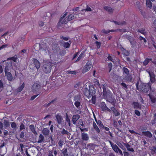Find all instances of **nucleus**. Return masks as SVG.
<instances>
[{"instance_id":"nucleus-1","label":"nucleus","mask_w":156,"mask_h":156,"mask_svg":"<svg viewBox=\"0 0 156 156\" xmlns=\"http://www.w3.org/2000/svg\"><path fill=\"white\" fill-rule=\"evenodd\" d=\"M139 82L137 81L136 84V89L142 94L147 93L149 91L150 89L151 88V86L148 83H144L140 82L139 86Z\"/></svg>"},{"instance_id":"nucleus-2","label":"nucleus","mask_w":156,"mask_h":156,"mask_svg":"<svg viewBox=\"0 0 156 156\" xmlns=\"http://www.w3.org/2000/svg\"><path fill=\"white\" fill-rule=\"evenodd\" d=\"M95 93V89L92 85H90L89 86V89L86 88L84 91V94L85 96L87 98H95L94 94Z\"/></svg>"},{"instance_id":"nucleus-3","label":"nucleus","mask_w":156,"mask_h":156,"mask_svg":"<svg viewBox=\"0 0 156 156\" xmlns=\"http://www.w3.org/2000/svg\"><path fill=\"white\" fill-rule=\"evenodd\" d=\"M51 69V64L50 62H47L43 65L42 67L43 71L46 73H49Z\"/></svg>"},{"instance_id":"nucleus-4","label":"nucleus","mask_w":156,"mask_h":156,"mask_svg":"<svg viewBox=\"0 0 156 156\" xmlns=\"http://www.w3.org/2000/svg\"><path fill=\"white\" fill-rule=\"evenodd\" d=\"M41 89V84L40 82H36L35 83L32 87V90L33 92L39 93Z\"/></svg>"},{"instance_id":"nucleus-5","label":"nucleus","mask_w":156,"mask_h":156,"mask_svg":"<svg viewBox=\"0 0 156 156\" xmlns=\"http://www.w3.org/2000/svg\"><path fill=\"white\" fill-rule=\"evenodd\" d=\"M13 67L12 65V63L10 62H6L5 66V72H9V71L12 69Z\"/></svg>"},{"instance_id":"nucleus-6","label":"nucleus","mask_w":156,"mask_h":156,"mask_svg":"<svg viewBox=\"0 0 156 156\" xmlns=\"http://www.w3.org/2000/svg\"><path fill=\"white\" fill-rule=\"evenodd\" d=\"M123 79L125 80V81L132 82L133 81V80L132 74L129 73L128 74L123 76Z\"/></svg>"},{"instance_id":"nucleus-7","label":"nucleus","mask_w":156,"mask_h":156,"mask_svg":"<svg viewBox=\"0 0 156 156\" xmlns=\"http://www.w3.org/2000/svg\"><path fill=\"white\" fill-rule=\"evenodd\" d=\"M101 108L102 111H108L109 112H111V110L109 109L106 106L105 103L102 102L101 103Z\"/></svg>"},{"instance_id":"nucleus-8","label":"nucleus","mask_w":156,"mask_h":156,"mask_svg":"<svg viewBox=\"0 0 156 156\" xmlns=\"http://www.w3.org/2000/svg\"><path fill=\"white\" fill-rule=\"evenodd\" d=\"M91 63L90 62H88L86 65L84 66L82 70V73H83L87 72L91 68Z\"/></svg>"},{"instance_id":"nucleus-9","label":"nucleus","mask_w":156,"mask_h":156,"mask_svg":"<svg viewBox=\"0 0 156 156\" xmlns=\"http://www.w3.org/2000/svg\"><path fill=\"white\" fill-rule=\"evenodd\" d=\"M102 88L103 89V96L104 97H105L106 98H111L112 96L111 92L110 91L107 92L104 86H103Z\"/></svg>"},{"instance_id":"nucleus-10","label":"nucleus","mask_w":156,"mask_h":156,"mask_svg":"<svg viewBox=\"0 0 156 156\" xmlns=\"http://www.w3.org/2000/svg\"><path fill=\"white\" fill-rule=\"evenodd\" d=\"M52 49L55 53H60V48L57 44H54L52 46Z\"/></svg>"},{"instance_id":"nucleus-11","label":"nucleus","mask_w":156,"mask_h":156,"mask_svg":"<svg viewBox=\"0 0 156 156\" xmlns=\"http://www.w3.org/2000/svg\"><path fill=\"white\" fill-rule=\"evenodd\" d=\"M7 79L9 81L13 80L12 74L10 72H5Z\"/></svg>"},{"instance_id":"nucleus-12","label":"nucleus","mask_w":156,"mask_h":156,"mask_svg":"<svg viewBox=\"0 0 156 156\" xmlns=\"http://www.w3.org/2000/svg\"><path fill=\"white\" fill-rule=\"evenodd\" d=\"M80 118V115L77 114L73 115L72 117V122L73 124H76V121Z\"/></svg>"},{"instance_id":"nucleus-13","label":"nucleus","mask_w":156,"mask_h":156,"mask_svg":"<svg viewBox=\"0 0 156 156\" xmlns=\"http://www.w3.org/2000/svg\"><path fill=\"white\" fill-rule=\"evenodd\" d=\"M132 105L133 106L134 109H140L141 108V105L138 102H133L132 104Z\"/></svg>"},{"instance_id":"nucleus-14","label":"nucleus","mask_w":156,"mask_h":156,"mask_svg":"<svg viewBox=\"0 0 156 156\" xmlns=\"http://www.w3.org/2000/svg\"><path fill=\"white\" fill-rule=\"evenodd\" d=\"M148 73L150 77L151 82L152 83H154L155 80V75L152 72H149Z\"/></svg>"},{"instance_id":"nucleus-15","label":"nucleus","mask_w":156,"mask_h":156,"mask_svg":"<svg viewBox=\"0 0 156 156\" xmlns=\"http://www.w3.org/2000/svg\"><path fill=\"white\" fill-rule=\"evenodd\" d=\"M74 92H73V91H72L71 93H69L68 94L67 96L68 97H69V98H71L72 97H74V98H80V97H81V94H79V93H78V92H77L76 93H77L78 94H77L76 95H75V96H74L73 95L74 94Z\"/></svg>"},{"instance_id":"nucleus-16","label":"nucleus","mask_w":156,"mask_h":156,"mask_svg":"<svg viewBox=\"0 0 156 156\" xmlns=\"http://www.w3.org/2000/svg\"><path fill=\"white\" fill-rule=\"evenodd\" d=\"M33 61L35 67L37 69H38L40 68V66L39 62L36 58H34Z\"/></svg>"},{"instance_id":"nucleus-17","label":"nucleus","mask_w":156,"mask_h":156,"mask_svg":"<svg viewBox=\"0 0 156 156\" xmlns=\"http://www.w3.org/2000/svg\"><path fill=\"white\" fill-rule=\"evenodd\" d=\"M142 133L143 135L147 137L150 138L152 137V134L149 131H142Z\"/></svg>"},{"instance_id":"nucleus-18","label":"nucleus","mask_w":156,"mask_h":156,"mask_svg":"<svg viewBox=\"0 0 156 156\" xmlns=\"http://www.w3.org/2000/svg\"><path fill=\"white\" fill-rule=\"evenodd\" d=\"M81 137L82 139L84 141H87L89 139L88 135L86 133H82L81 134Z\"/></svg>"},{"instance_id":"nucleus-19","label":"nucleus","mask_w":156,"mask_h":156,"mask_svg":"<svg viewBox=\"0 0 156 156\" xmlns=\"http://www.w3.org/2000/svg\"><path fill=\"white\" fill-rule=\"evenodd\" d=\"M110 110L112 111L115 116H117L120 115V113L114 107H112Z\"/></svg>"},{"instance_id":"nucleus-20","label":"nucleus","mask_w":156,"mask_h":156,"mask_svg":"<svg viewBox=\"0 0 156 156\" xmlns=\"http://www.w3.org/2000/svg\"><path fill=\"white\" fill-rule=\"evenodd\" d=\"M61 134L62 135H67L68 136V138H69V137H70L71 133L68 131L66 130L65 129H63L61 131Z\"/></svg>"},{"instance_id":"nucleus-21","label":"nucleus","mask_w":156,"mask_h":156,"mask_svg":"<svg viewBox=\"0 0 156 156\" xmlns=\"http://www.w3.org/2000/svg\"><path fill=\"white\" fill-rule=\"evenodd\" d=\"M107 101H108L112 105L115 106L116 100L115 98H106Z\"/></svg>"},{"instance_id":"nucleus-22","label":"nucleus","mask_w":156,"mask_h":156,"mask_svg":"<svg viewBox=\"0 0 156 156\" xmlns=\"http://www.w3.org/2000/svg\"><path fill=\"white\" fill-rule=\"evenodd\" d=\"M49 130L47 128H44L42 130L43 134L45 136H48L49 134Z\"/></svg>"},{"instance_id":"nucleus-23","label":"nucleus","mask_w":156,"mask_h":156,"mask_svg":"<svg viewBox=\"0 0 156 156\" xmlns=\"http://www.w3.org/2000/svg\"><path fill=\"white\" fill-rule=\"evenodd\" d=\"M123 39H128L129 41L133 40L134 38L131 36L127 34L123 35L122 37Z\"/></svg>"},{"instance_id":"nucleus-24","label":"nucleus","mask_w":156,"mask_h":156,"mask_svg":"<svg viewBox=\"0 0 156 156\" xmlns=\"http://www.w3.org/2000/svg\"><path fill=\"white\" fill-rule=\"evenodd\" d=\"M45 138L42 134H40L39 136L38 140L37 143H40L44 142V141Z\"/></svg>"},{"instance_id":"nucleus-25","label":"nucleus","mask_w":156,"mask_h":156,"mask_svg":"<svg viewBox=\"0 0 156 156\" xmlns=\"http://www.w3.org/2000/svg\"><path fill=\"white\" fill-rule=\"evenodd\" d=\"M111 146L113 150L116 153H118V151L119 149L118 147L116 144H113L110 142Z\"/></svg>"},{"instance_id":"nucleus-26","label":"nucleus","mask_w":156,"mask_h":156,"mask_svg":"<svg viewBox=\"0 0 156 156\" xmlns=\"http://www.w3.org/2000/svg\"><path fill=\"white\" fill-rule=\"evenodd\" d=\"M125 146L126 148L128 151H131V152H134V150L133 148H130L131 146L128 143H124Z\"/></svg>"},{"instance_id":"nucleus-27","label":"nucleus","mask_w":156,"mask_h":156,"mask_svg":"<svg viewBox=\"0 0 156 156\" xmlns=\"http://www.w3.org/2000/svg\"><path fill=\"white\" fill-rule=\"evenodd\" d=\"M56 118L57 120V121L58 124H60L62 123V116L58 115H57L56 116Z\"/></svg>"},{"instance_id":"nucleus-28","label":"nucleus","mask_w":156,"mask_h":156,"mask_svg":"<svg viewBox=\"0 0 156 156\" xmlns=\"http://www.w3.org/2000/svg\"><path fill=\"white\" fill-rule=\"evenodd\" d=\"M104 9L105 10L107 11L109 13L112 12L114 10L113 9L111 8L110 7L108 6H104Z\"/></svg>"},{"instance_id":"nucleus-29","label":"nucleus","mask_w":156,"mask_h":156,"mask_svg":"<svg viewBox=\"0 0 156 156\" xmlns=\"http://www.w3.org/2000/svg\"><path fill=\"white\" fill-rule=\"evenodd\" d=\"M72 43V41H69V42H64V44H63L64 47L66 48H68L70 46V44Z\"/></svg>"},{"instance_id":"nucleus-30","label":"nucleus","mask_w":156,"mask_h":156,"mask_svg":"<svg viewBox=\"0 0 156 156\" xmlns=\"http://www.w3.org/2000/svg\"><path fill=\"white\" fill-rule=\"evenodd\" d=\"M30 128L31 131L34 134H36L37 133L35 130L34 126L33 125L31 124L29 126Z\"/></svg>"},{"instance_id":"nucleus-31","label":"nucleus","mask_w":156,"mask_h":156,"mask_svg":"<svg viewBox=\"0 0 156 156\" xmlns=\"http://www.w3.org/2000/svg\"><path fill=\"white\" fill-rule=\"evenodd\" d=\"M123 73V75H126L128 74L129 73V69L126 67H124L122 69Z\"/></svg>"},{"instance_id":"nucleus-32","label":"nucleus","mask_w":156,"mask_h":156,"mask_svg":"<svg viewBox=\"0 0 156 156\" xmlns=\"http://www.w3.org/2000/svg\"><path fill=\"white\" fill-rule=\"evenodd\" d=\"M86 148L89 150H93L94 148V145L92 144H87Z\"/></svg>"},{"instance_id":"nucleus-33","label":"nucleus","mask_w":156,"mask_h":156,"mask_svg":"<svg viewBox=\"0 0 156 156\" xmlns=\"http://www.w3.org/2000/svg\"><path fill=\"white\" fill-rule=\"evenodd\" d=\"M25 84L23 83V84L17 89L16 91L17 92H20L24 88Z\"/></svg>"},{"instance_id":"nucleus-34","label":"nucleus","mask_w":156,"mask_h":156,"mask_svg":"<svg viewBox=\"0 0 156 156\" xmlns=\"http://www.w3.org/2000/svg\"><path fill=\"white\" fill-rule=\"evenodd\" d=\"M102 32L105 34H108L110 32H116L117 31V30H105L104 29L102 30Z\"/></svg>"},{"instance_id":"nucleus-35","label":"nucleus","mask_w":156,"mask_h":156,"mask_svg":"<svg viewBox=\"0 0 156 156\" xmlns=\"http://www.w3.org/2000/svg\"><path fill=\"white\" fill-rule=\"evenodd\" d=\"M17 59H18V58L17 57V56L16 55L12 57L8 58L7 59V60H11L15 62H17Z\"/></svg>"},{"instance_id":"nucleus-36","label":"nucleus","mask_w":156,"mask_h":156,"mask_svg":"<svg viewBox=\"0 0 156 156\" xmlns=\"http://www.w3.org/2000/svg\"><path fill=\"white\" fill-rule=\"evenodd\" d=\"M152 3L150 0H147L146 1V4L147 7L150 9H151L152 5Z\"/></svg>"},{"instance_id":"nucleus-37","label":"nucleus","mask_w":156,"mask_h":156,"mask_svg":"<svg viewBox=\"0 0 156 156\" xmlns=\"http://www.w3.org/2000/svg\"><path fill=\"white\" fill-rule=\"evenodd\" d=\"M122 52H123L124 55H126V56H128L129 55V54H130L129 51H128L127 50H126L124 48H122Z\"/></svg>"},{"instance_id":"nucleus-38","label":"nucleus","mask_w":156,"mask_h":156,"mask_svg":"<svg viewBox=\"0 0 156 156\" xmlns=\"http://www.w3.org/2000/svg\"><path fill=\"white\" fill-rule=\"evenodd\" d=\"M62 154L63 156H69L68 154L67 153V150L66 148L63 149L62 151Z\"/></svg>"},{"instance_id":"nucleus-39","label":"nucleus","mask_w":156,"mask_h":156,"mask_svg":"<svg viewBox=\"0 0 156 156\" xmlns=\"http://www.w3.org/2000/svg\"><path fill=\"white\" fill-rule=\"evenodd\" d=\"M40 48L39 50L40 51H46V48L44 46V44H39Z\"/></svg>"},{"instance_id":"nucleus-40","label":"nucleus","mask_w":156,"mask_h":156,"mask_svg":"<svg viewBox=\"0 0 156 156\" xmlns=\"http://www.w3.org/2000/svg\"><path fill=\"white\" fill-rule=\"evenodd\" d=\"M4 125L6 127H8L10 126L9 121L6 120H4Z\"/></svg>"},{"instance_id":"nucleus-41","label":"nucleus","mask_w":156,"mask_h":156,"mask_svg":"<svg viewBox=\"0 0 156 156\" xmlns=\"http://www.w3.org/2000/svg\"><path fill=\"white\" fill-rule=\"evenodd\" d=\"M4 80H0V91H1L3 89V88L4 87V86L3 85V81Z\"/></svg>"},{"instance_id":"nucleus-42","label":"nucleus","mask_w":156,"mask_h":156,"mask_svg":"<svg viewBox=\"0 0 156 156\" xmlns=\"http://www.w3.org/2000/svg\"><path fill=\"white\" fill-rule=\"evenodd\" d=\"M95 120L98 125L100 127H101L102 128L103 127H104V126L101 120H99L98 121H97L96 119H95Z\"/></svg>"},{"instance_id":"nucleus-43","label":"nucleus","mask_w":156,"mask_h":156,"mask_svg":"<svg viewBox=\"0 0 156 156\" xmlns=\"http://www.w3.org/2000/svg\"><path fill=\"white\" fill-rule=\"evenodd\" d=\"M131 44L132 45V48L134 47L136 45V41H134V38L133 39V40L129 41Z\"/></svg>"},{"instance_id":"nucleus-44","label":"nucleus","mask_w":156,"mask_h":156,"mask_svg":"<svg viewBox=\"0 0 156 156\" xmlns=\"http://www.w3.org/2000/svg\"><path fill=\"white\" fill-rule=\"evenodd\" d=\"M58 145L60 147L59 148H62L64 144V141L62 140H60L58 142Z\"/></svg>"},{"instance_id":"nucleus-45","label":"nucleus","mask_w":156,"mask_h":156,"mask_svg":"<svg viewBox=\"0 0 156 156\" xmlns=\"http://www.w3.org/2000/svg\"><path fill=\"white\" fill-rule=\"evenodd\" d=\"M74 18V15L73 14H70L68 16L67 20H68V21H70L73 19Z\"/></svg>"},{"instance_id":"nucleus-46","label":"nucleus","mask_w":156,"mask_h":156,"mask_svg":"<svg viewBox=\"0 0 156 156\" xmlns=\"http://www.w3.org/2000/svg\"><path fill=\"white\" fill-rule=\"evenodd\" d=\"M149 62V61L148 60V58H146L144 61L143 62V65L144 66H146L148 64Z\"/></svg>"},{"instance_id":"nucleus-47","label":"nucleus","mask_w":156,"mask_h":156,"mask_svg":"<svg viewBox=\"0 0 156 156\" xmlns=\"http://www.w3.org/2000/svg\"><path fill=\"white\" fill-rule=\"evenodd\" d=\"M102 128L104 129L106 131H109L108 132L109 134L110 135V136H112V133L110 131H109V128H108V127H105V126H104V127H103Z\"/></svg>"},{"instance_id":"nucleus-48","label":"nucleus","mask_w":156,"mask_h":156,"mask_svg":"<svg viewBox=\"0 0 156 156\" xmlns=\"http://www.w3.org/2000/svg\"><path fill=\"white\" fill-rule=\"evenodd\" d=\"M108 67L109 69V72H110L112 69V64L111 62L108 63Z\"/></svg>"},{"instance_id":"nucleus-49","label":"nucleus","mask_w":156,"mask_h":156,"mask_svg":"<svg viewBox=\"0 0 156 156\" xmlns=\"http://www.w3.org/2000/svg\"><path fill=\"white\" fill-rule=\"evenodd\" d=\"M17 126L16 123L15 122H11V127L13 129H16Z\"/></svg>"},{"instance_id":"nucleus-50","label":"nucleus","mask_w":156,"mask_h":156,"mask_svg":"<svg viewBox=\"0 0 156 156\" xmlns=\"http://www.w3.org/2000/svg\"><path fill=\"white\" fill-rule=\"evenodd\" d=\"M94 85L97 87H99L100 89H101V87H100V85L99 84V82L98 80H96L94 82Z\"/></svg>"},{"instance_id":"nucleus-51","label":"nucleus","mask_w":156,"mask_h":156,"mask_svg":"<svg viewBox=\"0 0 156 156\" xmlns=\"http://www.w3.org/2000/svg\"><path fill=\"white\" fill-rule=\"evenodd\" d=\"M74 105L77 108H78L80 106V102L78 101H76L74 103Z\"/></svg>"},{"instance_id":"nucleus-52","label":"nucleus","mask_w":156,"mask_h":156,"mask_svg":"<svg viewBox=\"0 0 156 156\" xmlns=\"http://www.w3.org/2000/svg\"><path fill=\"white\" fill-rule=\"evenodd\" d=\"M126 22L125 21L118 22V25H126Z\"/></svg>"},{"instance_id":"nucleus-53","label":"nucleus","mask_w":156,"mask_h":156,"mask_svg":"<svg viewBox=\"0 0 156 156\" xmlns=\"http://www.w3.org/2000/svg\"><path fill=\"white\" fill-rule=\"evenodd\" d=\"M117 31H119L120 32L125 33L127 31V30L126 29H117Z\"/></svg>"},{"instance_id":"nucleus-54","label":"nucleus","mask_w":156,"mask_h":156,"mask_svg":"<svg viewBox=\"0 0 156 156\" xmlns=\"http://www.w3.org/2000/svg\"><path fill=\"white\" fill-rule=\"evenodd\" d=\"M61 39L65 41H68L69 39V37H65L63 36H61Z\"/></svg>"},{"instance_id":"nucleus-55","label":"nucleus","mask_w":156,"mask_h":156,"mask_svg":"<svg viewBox=\"0 0 156 156\" xmlns=\"http://www.w3.org/2000/svg\"><path fill=\"white\" fill-rule=\"evenodd\" d=\"M83 55V52H82L81 53V54L79 56L78 58H77V59L76 60V61H78L80 59L82 58Z\"/></svg>"},{"instance_id":"nucleus-56","label":"nucleus","mask_w":156,"mask_h":156,"mask_svg":"<svg viewBox=\"0 0 156 156\" xmlns=\"http://www.w3.org/2000/svg\"><path fill=\"white\" fill-rule=\"evenodd\" d=\"M144 30L143 29H139L138 30V31L140 32L141 34H144L146 33V32H144Z\"/></svg>"},{"instance_id":"nucleus-57","label":"nucleus","mask_w":156,"mask_h":156,"mask_svg":"<svg viewBox=\"0 0 156 156\" xmlns=\"http://www.w3.org/2000/svg\"><path fill=\"white\" fill-rule=\"evenodd\" d=\"M135 114L138 116H140V112L138 110H135L134 111Z\"/></svg>"},{"instance_id":"nucleus-58","label":"nucleus","mask_w":156,"mask_h":156,"mask_svg":"<svg viewBox=\"0 0 156 156\" xmlns=\"http://www.w3.org/2000/svg\"><path fill=\"white\" fill-rule=\"evenodd\" d=\"M121 85L124 88V89H127V87L126 84L124 83H121Z\"/></svg>"},{"instance_id":"nucleus-59","label":"nucleus","mask_w":156,"mask_h":156,"mask_svg":"<svg viewBox=\"0 0 156 156\" xmlns=\"http://www.w3.org/2000/svg\"><path fill=\"white\" fill-rule=\"evenodd\" d=\"M98 48H99L101 46V43L100 42L96 41L95 42Z\"/></svg>"},{"instance_id":"nucleus-60","label":"nucleus","mask_w":156,"mask_h":156,"mask_svg":"<svg viewBox=\"0 0 156 156\" xmlns=\"http://www.w3.org/2000/svg\"><path fill=\"white\" fill-rule=\"evenodd\" d=\"M25 129V126L22 123L20 126V130H22Z\"/></svg>"},{"instance_id":"nucleus-61","label":"nucleus","mask_w":156,"mask_h":156,"mask_svg":"<svg viewBox=\"0 0 156 156\" xmlns=\"http://www.w3.org/2000/svg\"><path fill=\"white\" fill-rule=\"evenodd\" d=\"M94 129L97 133H99L100 132V130L98 126H96V127L94 128Z\"/></svg>"},{"instance_id":"nucleus-62","label":"nucleus","mask_w":156,"mask_h":156,"mask_svg":"<svg viewBox=\"0 0 156 156\" xmlns=\"http://www.w3.org/2000/svg\"><path fill=\"white\" fill-rule=\"evenodd\" d=\"M85 10L87 11H91L92 10L90 8V7L88 6V5H87V8L86 9H85Z\"/></svg>"},{"instance_id":"nucleus-63","label":"nucleus","mask_w":156,"mask_h":156,"mask_svg":"<svg viewBox=\"0 0 156 156\" xmlns=\"http://www.w3.org/2000/svg\"><path fill=\"white\" fill-rule=\"evenodd\" d=\"M29 68H30V69H32L33 70L35 69V67L34 66V65L33 64H31Z\"/></svg>"},{"instance_id":"nucleus-64","label":"nucleus","mask_w":156,"mask_h":156,"mask_svg":"<svg viewBox=\"0 0 156 156\" xmlns=\"http://www.w3.org/2000/svg\"><path fill=\"white\" fill-rule=\"evenodd\" d=\"M123 153L124 156H129V154L128 152L126 151H124Z\"/></svg>"}]
</instances>
